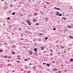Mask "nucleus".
<instances>
[{
	"label": "nucleus",
	"mask_w": 73,
	"mask_h": 73,
	"mask_svg": "<svg viewBox=\"0 0 73 73\" xmlns=\"http://www.w3.org/2000/svg\"><path fill=\"white\" fill-rule=\"evenodd\" d=\"M26 21L27 23L28 24V25H31V23H30V21Z\"/></svg>",
	"instance_id": "1"
},
{
	"label": "nucleus",
	"mask_w": 73,
	"mask_h": 73,
	"mask_svg": "<svg viewBox=\"0 0 73 73\" xmlns=\"http://www.w3.org/2000/svg\"><path fill=\"white\" fill-rule=\"evenodd\" d=\"M54 9H56L58 11H59V10H60V8H57L56 7L54 8Z\"/></svg>",
	"instance_id": "2"
},
{
	"label": "nucleus",
	"mask_w": 73,
	"mask_h": 73,
	"mask_svg": "<svg viewBox=\"0 0 73 73\" xmlns=\"http://www.w3.org/2000/svg\"><path fill=\"white\" fill-rule=\"evenodd\" d=\"M59 14H60V13L57 12L56 14V16H58V15H59Z\"/></svg>",
	"instance_id": "3"
},
{
	"label": "nucleus",
	"mask_w": 73,
	"mask_h": 73,
	"mask_svg": "<svg viewBox=\"0 0 73 73\" xmlns=\"http://www.w3.org/2000/svg\"><path fill=\"white\" fill-rule=\"evenodd\" d=\"M34 50L35 52H37V49L36 48H34Z\"/></svg>",
	"instance_id": "4"
},
{
	"label": "nucleus",
	"mask_w": 73,
	"mask_h": 73,
	"mask_svg": "<svg viewBox=\"0 0 73 73\" xmlns=\"http://www.w3.org/2000/svg\"><path fill=\"white\" fill-rule=\"evenodd\" d=\"M29 53V54H33V53L32 51H30Z\"/></svg>",
	"instance_id": "5"
},
{
	"label": "nucleus",
	"mask_w": 73,
	"mask_h": 73,
	"mask_svg": "<svg viewBox=\"0 0 73 73\" xmlns=\"http://www.w3.org/2000/svg\"><path fill=\"white\" fill-rule=\"evenodd\" d=\"M41 48L42 50H44V47H41Z\"/></svg>",
	"instance_id": "6"
},
{
	"label": "nucleus",
	"mask_w": 73,
	"mask_h": 73,
	"mask_svg": "<svg viewBox=\"0 0 73 73\" xmlns=\"http://www.w3.org/2000/svg\"><path fill=\"white\" fill-rule=\"evenodd\" d=\"M46 65L47 66H50V65L49 64V63L47 64Z\"/></svg>",
	"instance_id": "7"
},
{
	"label": "nucleus",
	"mask_w": 73,
	"mask_h": 73,
	"mask_svg": "<svg viewBox=\"0 0 73 73\" xmlns=\"http://www.w3.org/2000/svg\"><path fill=\"white\" fill-rule=\"evenodd\" d=\"M7 20H9L11 19V18H10V17H7Z\"/></svg>",
	"instance_id": "8"
},
{
	"label": "nucleus",
	"mask_w": 73,
	"mask_h": 73,
	"mask_svg": "<svg viewBox=\"0 0 73 73\" xmlns=\"http://www.w3.org/2000/svg\"><path fill=\"white\" fill-rule=\"evenodd\" d=\"M69 38H73V37L71 36L69 37Z\"/></svg>",
	"instance_id": "9"
},
{
	"label": "nucleus",
	"mask_w": 73,
	"mask_h": 73,
	"mask_svg": "<svg viewBox=\"0 0 73 73\" xmlns=\"http://www.w3.org/2000/svg\"><path fill=\"white\" fill-rule=\"evenodd\" d=\"M36 21H37V20H36L35 19H33V22H36Z\"/></svg>",
	"instance_id": "10"
},
{
	"label": "nucleus",
	"mask_w": 73,
	"mask_h": 73,
	"mask_svg": "<svg viewBox=\"0 0 73 73\" xmlns=\"http://www.w3.org/2000/svg\"><path fill=\"white\" fill-rule=\"evenodd\" d=\"M68 28H72V27L70 26H69L68 27Z\"/></svg>",
	"instance_id": "11"
},
{
	"label": "nucleus",
	"mask_w": 73,
	"mask_h": 73,
	"mask_svg": "<svg viewBox=\"0 0 73 73\" xmlns=\"http://www.w3.org/2000/svg\"><path fill=\"white\" fill-rule=\"evenodd\" d=\"M12 15H15V12L13 13Z\"/></svg>",
	"instance_id": "12"
},
{
	"label": "nucleus",
	"mask_w": 73,
	"mask_h": 73,
	"mask_svg": "<svg viewBox=\"0 0 73 73\" xmlns=\"http://www.w3.org/2000/svg\"><path fill=\"white\" fill-rule=\"evenodd\" d=\"M58 16H62V14H59Z\"/></svg>",
	"instance_id": "13"
},
{
	"label": "nucleus",
	"mask_w": 73,
	"mask_h": 73,
	"mask_svg": "<svg viewBox=\"0 0 73 73\" xmlns=\"http://www.w3.org/2000/svg\"><path fill=\"white\" fill-rule=\"evenodd\" d=\"M4 57L5 58H7V57H8V56H4Z\"/></svg>",
	"instance_id": "14"
},
{
	"label": "nucleus",
	"mask_w": 73,
	"mask_h": 73,
	"mask_svg": "<svg viewBox=\"0 0 73 73\" xmlns=\"http://www.w3.org/2000/svg\"><path fill=\"white\" fill-rule=\"evenodd\" d=\"M70 62H72V61H73V59H71L70 60Z\"/></svg>",
	"instance_id": "15"
},
{
	"label": "nucleus",
	"mask_w": 73,
	"mask_h": 73,
	"mask_svg": "<svg viewBox=\"0 0 73 73\" xmlns=\"http://www.w3.org/2000/svg\"><path fill=\"white\" fill-rule=\"evenodd\" d=\"M34 54H35V55H37V53L35 52Z\"/></svg>",
	"instance_id": "16"
},
{
	"label": "nucleus",
	"mask_w": 73,
	"mask_h": 73,
	"mask_svg": "<svg viewBox=\"0 0 73 73\" xmlns=\"http://www.w3.org/2000/svg\"><path fill=\"white\" fill-rule=\"evenodd\" d=\"M62 19H64V20H66V18H65L64 17H63L62 18Z\"/></svg>",
	"instance_id": "17"
},
{
	"label": "nucleus",
	"mask_w": 73,
	"mask_h": 73,
	"mask_svg": "<svg viewBox=\"0 0 73 73\" xmlns=\"http://www.w3.org/2000/svg\"><path fill=\"white\" fill-rule=\"evenodd\" d=\"M48 38L47 37H46V38H45V40H48Z\"/></svg>",
	"instance_id": "18"
},
{
	"label": "nucleus",
	"mask_w": 73,
	"mask_h": 73,
	"mask_svg": "<svg viewBox=\"0 0 73 73\" xmlns=\"http://www.w3.org/2000/svg\"><path fill=\"white\" fill-rule=\"evenodd\" d=\"M16 62H17L18 63H19L20 62V61L17 60Z\"/></svg>",
	"instance_id": "19"
},
{
	"label": "nucleus",
	"mask_w": 73,
	"mask_h": 73,
	"mask_svg": "<svg viewBox=\"0 0 73 73\" xmlns=\"http://www.w3.org/2000/svg\"><path fill=\"white\" fill-rule=\"evenodd\" d=\"M45 20L46 21H48V18H46L45 19Z\"/></svg>",
	"instance_id": "20"
},
{
	"label": "nucleus",
	"mask_w": 73,
	"mask_h": 73,
	"mask_svg": "<svg viewBox=\"0 0 73 73\" xmlns=\"http://www.w3.org/2000/svg\"><path fill=\"white\" fill-rule=\"evenodd\" d=\"M37 13H35L34 14L35 16H36L37 15Z\"/></svg>",
	"instance_id": "21"
},
{
	"label": "nucleus",
	"mask_w": 73,
	"mask_h": 73,
	"mask_svg": "<svg viewBox=\"0 0 73 73\" xmlns=\"http://www.w3.org/2000/svg\"><path fill=\"white\" fill-rule=\"evenodd\" d=\"M36 25H39V24H38V23H37L36 24Z\"/></svg>",
	"instance_id": "22"
},
{
	"label": "nucleus",
	"mask_w": 73,
	"mask_h": 73,
	"mask_svg": "<svg viewBox=\"0 0 73 73\" xmlns=\"http://www.w3.org/2000/svg\"><path fill=\"white\" fill-rule=\"evenodd\" d=\"M12 53L13 54H15V53L14 52H12Z\"/></svg>",
	"instance_id": "23"
},
{
	"label": "nucleus",
	"mask_w": 73,
	"mask_h": 73,
	"mask_svg": "<svg viewBox=\"0 0 73 73\" xmlns=\"http://www.w3.org/2000/svg\"><path fill=\"white\" fill-rule=\"evenodd\" d=\"M8 65H9V66H11V64H8Z\"/></svg>",
	"instance_id": "24"
},
{
	"label": "nucleus",
	"mask_w": 73,
	"mask_h": 73,
	"mask_svg": "<svg viewBox=\"0 0 73 73\" xmlns=\"http://www.w3.org/2000/svg\"><path fill=\"white\" fill-rule=\"evenodd\" d=\"M0 52H3V50H0Z\"/></svg>",
	"instance_id": "25"
},
{
	"label": "nucleus",
	"mask_w": 73,
	"mask_h": 73,
	"mask_svg": "<svg viewBox=\"0 0 73 73\" xmlns=\"http://www.w3.org/2000/svg\"><path fill=\"white\" fill-rule=\"evenodd\" d=\"M31 73V71H30L27 72V73Z\"/></svg>",
	"instance_id": "26"
},
{
	"label": "nucleus",
	"mask_w": 73,
	"mask_h": 73,
	"mask_svg": "<svg viewBox=\"0 0 73 73\" xmlns=\"http://www.w3.org/2000/svg\"><path fill=\"white\" fill-rule=\"evenodd\" d=\"M64 47L63 46H62L61 47V48H62V49L63 48H64Z\"/></svg>",
	"instance_id": "27"
},
{
	"label": "nucleus",
	"mask_w": 73,
	"mask_h": 73,
	"mask_svg": "<svg viewBox=\"0 0 73 73\" xmlns=\"http://www.w3.org/2000/svg\"><path fill=\"white\" fill-rule=\"evenodd\" d=\"M56 28H54V29H53V30H54V31H56Z\"/></svg>",
	"instance_id": "28"
},
{
	"label": "nucleus",
	"mask_w": 73,
	"mask_h": 73,
	"mask_svg": "<svg viewBox=\"0 0 73 73\" xmlns=\"http://www.w3.org/2000/svg\"><path fill=\"white\" fill-rule=\"evenodd\" d=\"M17 57L18 58H19L20 57V56H18Z\"/></svg>",
	"instance_id": "29"
},
{
	"label": "nucleus",
	"mask_w": 73,
	"mask_h": 73,
	"mask_svg": "<svg viewBox=\"0 0 73 73\" xmlns=\"http://www.w3.org/2000/svg\"><path fill=\"white\" fill-rule=\"evenodd\" d=\"M17 59H18V60H21V58H17Z\"/></svg>",
	"instance_id": "30"
},
{
	"label": "nucleus",
	"mask_w": 73,
	"mask_h": 73,
	"mask_svg": "<svg viewBox=\"0 0 73 73\" xmlns=\"http://www.w3.org/2000/svg\"><path fill=\"white\" fill-rule=\"evenodd\" d=\"M7 57L8 58H11V57L10 56H8Z\"/></svg>",
	"instance_id": "31"
},
{
	"label": "nucleus",
	"mask_w": 73,
	"mask_h": 73,
	"mask_svg": "<svg viewBox=\"0 0 73 73\" xmlns=\"http://www.w3.org/2000/svg\"><path fill=\"white\" fill-rule=\"evenodd\" d=\"M25 61H28V60H27V59H25Z\"/></svg>",
	"instance_id": "32"
},
{
	"label": "nucleus",
	"mask_w": 73,
	"mask_h": 73,
	"mask_svg": "<svg viewBox=\"0 0 73 73\" xmlns=\"http://www.w3.org/2000/svg\"><path fill=\"white\" fill-rule=\"evenodd\" d=\"M46 4H49V3L48 2H46Z\"/></svg>",
	"instance_id": "33"
},
{
	"label": "nucleus",
	"mask_w": 73,
	"mask_h": 73,
	"mask_svg": "<svg viewBox=\"0 0 73 73\" xmlns=\"http://www.w3.org/2000/svg\"><path fill=\"white\" fill-rule=\"evenodd\" d=\"M50 52H52L53 50L51 49V50H50Z\"/></svg>",
	"instance_id": "34"
},
{
	"label": "nucleus",
	"mask_w": 73,
	"mask_h": 73,
	"mask_svg": "<svg viewBox=\"0 0 73 73\" xmlns=\"http://www.w3.org/2000/svg\"><path fill=\"white\" fill-rule=\"evenodd\" d=\"M44 7L45 8H46V6H44Z\"/></svg>",
	"instance_id": "35"
},
{
	"label": "nucleus",
	"mask_w": 73,
	"mask_h": 73,
	"mask_svg": "<svg viewBox=\"0 0 73 73\" xmlns=\"http://www.w3.org/2000/svg\"><path fill=\"white\" fill-rule=\"evenodd\" d=\"M43 64H44V65H45V64H46V63H43Z\"/></svg>",
	"instance_id": "36"
},
{
	"label": "nucleus",
	"mask_w": 73,
	"mask_h": 73,
	"mask_svg": "<svg viewBox=\"0 0 73 73\" xmlns=\"http://www.w3.org/2000/svg\"><path fill=\"white\" fill-rule=\"evenodd\" d=\"M52 62H53V63H54V62H55L54 61H53Z\"/></svg>",
	"instance_id": "37"
},
{
	"label": "nucleus",
	"mask_w": 73,
	"mask_h": 73,
	"mask_svg": "<svg viewBox=\"0 0 73 73\" xmlns=\"http://www.w3.org/2000/svg\"><path fill=\"white\" fill-rule=\"evenodd\" d=\"M54 70H57V69H54Z\"/></svg>",
	"instance_id": "38"
},
{
	"label": "nucleus",
	"mask_w": 73,
	"mask_h": 73,
	"mask_svg": "<svg viewBox=\"0 0 73 73\" xmlns=\"http://www.w3.org/2000/svg\"><path fill=\"white\" fill-rule=\"evenodd\" d=\"M5 4H7V3H5Z\"/></svg>",
	"instance_id": "39"
},
{
	"label": "nucleus",
	"mask_w": 73,
	"mask_h": 73,
	"mask_svg": "<svg viewBox=\"0 0 73 73\" xmlns=\"http://www.w3.org/2000/svg\"><path fill=\"white\" fill-rule=\"evenodd\" d=\"M4 44H5V45H6V44H7V43H5Z\"/></svg>",
	"instance_id": "40"
},
{
	"label": "nucleus",
	"mask_w": 73,
	"mask_h": 73,
	"mask_svg": "<svg viewBox=\"0 0 73 73\" xmlns=\"http://www.w3.org/2000/svg\"><path fill=\"white\" fill-rule=\"evenodd\" d=\"M7 62H9V60L7 61Z\"/></svg>",
	"instance_id": "41"
},
{
	"label": "nucleus",
	"mask_w": 73,
	"mask_h": 73,
	"mask_svg": "<svg viewBox=\"0 0 73 73\" xmlns=\"http://www.w3.org/2000/svg\"><path fill=\"white\" fill-rule=\"evenodd\" d=\"M12 72H15V70H13V71H12Z\"/></svg>",
	"instance_id": "42"
},
{
	"label": "nucleus",
	"mask_w": 73,
	"mask_h": 73,
	"mask_svg": "<svg viewBox=\"0 0 73 73\" xmlns=\"http://www.w3.org/2000/svg\"><path fill=\"white\" fill-rule=\"evenodd\" d=\"M29 65H31V63H30L29 64Z\"/></svg>",
	"instance_id": "43"
},
{
	"label": "nucleus",
	"mask_w": 73,
	"mask_h": 73,
	"mask_svg": "<svg viewBox=\"0 0 73 73\" xmlns=\"http://www.w3.org/2000/svg\"><path fill=\"white\" fill-rule=\"evenodd\" d=\"M61 72V71H59V73H60Z\"/></svg>",
	"instance_id": "44"
},
{
	"label": "nucleus",
	"mask_w": 73,
	"mask_h": 73,
	"mask_svg": "<svg viewBox=\"0 0 73 73\" xmlns=\"http://www.w3.org/2000/svg\"><path fill=\"white\" fill-rule=\"evenodd\" d=\"M39 35H40V36H41V35H42L40 34H39Z\"/></svg>",
	"instance_id": "45"
},
{
	"label": "nucleus",
	"mask_w": 73,
	"mask_h": 73,
	"mask_svg": "<svg viewBox=\"0 0 73 73\" xmlns=\"http://www.w3.org/2000/svg\"><path fill=\"white\" fill-rule=\"evenodd\" d=\"M9 27H11V25L9 26Z\"/></svg>",
	"instance_id": "46"
},
{
	"label": "nucleus",
	"mask_w": 73,
	"mask_h": 73,
	"mask_svg": "<svg viewBox=\"0 0 73 73\" xmlns=\"http://www.w3.org/2000/svg\"><path fill=\"white\" fill-rule=\"evenodd\" d=\"M21 29H19V30H20V31H21Z\"/></svg>",
	"instance_id": "47"
},
{
	"label": "nucleus",
	"mask_w": 73,
	"mask_h": 73,
	"mask_svg": "<svg viewBox=\"0 0 73 73\" xmlns=\"http://www.w3.org/2000/svg\"><path fill=\"white\" fill-rule=\"evenodd\" d=\"M2 57H4V56H3V55H2Z\"/></svg>",
	"instance_id": "48"
},
{
	"label": "nucleus",
	"mask_w": 73,
	"mask_h": 73,
	"mask_svg": "<svg viewBox=\"0 0 73 73\" xmlns=\"http://www.w3.org/2000/svg\"><path fill=\"white\" fill-rule=\"evenodd\" d=\"M30 16H31L32 15L30 14Z\"/></svg>",
	"instance_id": "49"
},
{
	"label": "nucleus",
	"mask_w": 73,
	"mask_h": 73,
	"mask_svg": "<svg viewBox=\"0 0 73 73\" xmlns=\"http://www.w3.org/2000/svg\"><path fill=\"white\" fill-rule=\"evenodd\" d=\"M3 25H5V24H3Z\"/></svg>",
	"instance_id": "50"
},
{
	"label": "nucleus",
	"mask_w": 73,
	"mask_h": 73,
	"mask_svg": "<svg viewBox=\"0 0 73 73\" xmlns=\"http://www.w3.org/2000/svg\"><path fill=\"white\" fill-rule=\"evenodd\" d=\"M37 11H38V9H37Z\"/></svg>",
	"instance_id": "51"
},
{
	"label": "nucleus",
	"mask_w": 73,
	"mask_h": 73,
	"mask_svg": "<svg viewBox=\"0 0 73 73\" xmlns=\"http://www.w3.org/2000/svg\"><path fill=\"white\" fill-rule=\"evenodd\" d=\"M23 40V39H21V40Z\"/></svg>",
	"instance_id": "52"
},
{
	"label": "nucleus",
	"mask_w": 73,
	"mask_h": 73,
	"mask_svg": "<svg viewBox=\"0 0 73 73\" xmlns=\"http://www.w3.org/2000/svg\"><path fill=\"white\" fill-rule=\"evenodd\" d=\"M42 4H44V3H42Z\"/></svg>",
	"instance_id": "53"
},
{
	"label": "nucleus",
	"mask_w": 73,
	"mask_h": 73,
	"mask_svg": "<svg viewBox=\"0 0 73 73\" xmlns=\"http://www.w3.org/2000/svg\"><path fill=\"white\" fill-rule=\"evenodd\" d=\"M22 36H23V35H22Z\"/></svg>",
	"instance_id": "54"
},
{
	"label": "nucleus",
	"mask_w": 73,
	"mask_h": 73,
	"mask_svg": "<svg viewBox=\"0 0 73 73\" xmlns=\"http://www.w3.org/2000/svg\"><path fill=\"white\" fill-rule=\"evenodd\" d=\"M35 68V67H33V68Z\"/></svg>",
	"instance_id": "55"
},
{
	"label": "nucleus",
	"mask_w": 73,
	"mask_h": 73,
	"mask_svg": "<svg viewBox=\"0 0 73 73\" xmlns=\"http://www.w3.org/2000/svg\"><path fill=\"white\" fill-rule=\"evenodd\" d=\"M66 31H67V30H66Z\"/></svg>",
	"instance_id": "56"
}]
</instances>
